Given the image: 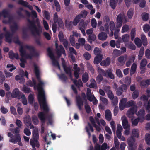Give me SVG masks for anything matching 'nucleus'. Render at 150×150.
<instances>
[{
  "instance_id": "nucleus-30",
  "label": "nucleus",
  "mask_w": 150,
  "mask_h": 150,
  "mask_svg": "<svg viewBox=\"0 0 150 150\" xmlns=\"http://www.w3.org/2000/svg\"><path fill=\"white\" fill-rule=\"evenodd\" d=\"M30 144L32 146L33 148H35V146L37 148H38L40 146V145L38 142H36L34 140H30Z\"/></svg>"
},
{
  "instance_id": "nucleus-57",
  "label": "nucleus",
  "mask_w": 150,
  "mask_h": 150,
  "mask_svg": "<svg viewBox=\"0 0 150 150\" xmlns=\"http://www.w3.org/2000/svg\"><path fill=\"white\" fill-rule=\"evenodd\" d=\"M20 98L22 99V103L23 104L26 105L27 104V99L24 94H23L21 96Z\"/></svg>"
},
{
  "instance_id": "nucleus-61",
  "label": "nucleus",
  "mask_w": 150,
  "mask_h": 150,
  "mask_svg": "<svg viewBox=\"0 0 150 150\" xmlns=\"http://www.w3.org/2000/svg\"><path fill=\"white\" fill-rule=\"evenodd\" d=\"M107 95L108 97L110 99H112L114 98L113 93L110 90L108 91Z\"/></svg>"
},
{
  "instance_id": "nucleus-21",
  "label": "nucleus",
  "mask_w": 150,
  "mask_h": 150,
  "mask_svg": "<svg viewBox=\"0 0 150 150\" xmlns=\"http://www.w3.org/2000/svg\"><path fill=\"white\" fill-rule=\"evenodd\" d=\"M111 59L107 57L105 60L102 61L100 63L101 66H109L110 64Z\"/></svg>"
},
{
  "instance_id": "nucleus-8",
  "label": "nucleus",
  "mask_w": 150,
  "mask_h": 150,
  "mask_svg": "<svg viewBox=\"0 0 150 150\" xmlns=\"http://www.w3.org/2000/svg\"><path fill=\"white\" fill-rule=\"evenodd\" d=\"M124 16L125 18V16H124L123 14L121 13L119 14L117 16L116 20L117 22L116 26L117 28H119L122 26Z\"/></svg>"
},
{
  "instance_id": "nucleus-35",
  "label": "nucleus",
  "mask_w": 150,
  "mask_h": 150,
  "mask_svg": "<svg viewBox=\"0 0 150 150\" xmlns=\"http://www.w3.org/2000/svg\"><path fill=\"white\" fill-rule=\"evenodd\" d=\"M96 39V36L94 34L89 35L88 38V41L90 43H91L92 41H95Z\"/></svg>"
},
{
  "instance_id": "nucleus-43",
  "label": "nucleus",
  "mask_w": 150,
  "mask_h": 150,
  "mask_svg": "<svg viewBox=\"0 0 150 150\" xmlns=\"http://www.w3.org/2000/svg\"><path fill=\"white\" fill-rule=\"evenodd\" d=\"M129 26L127 24H125L123 25L122 28L121 33H124L127 32L129 31Z\"/></svg>"
},
{
  "instance_id": "nucleus-34",
  "label": "nucleus",
  "mask_w": 150,
  "mask_h": 150,
  "mask_svg": "<svg viewBox=\"0 0 150 150\" xmlns=\"http://www.w3.org/2000/svg\"><path fill=\"white\" fill-rule=\"evenodd\" d=\"M134 43L138 47H140L142 45L141 40L138 37H136L134 40Z\"/></svg>"
},
{
  "instance_id": "nucleus-1",
  "label": "nucleus",
  "mask_w": 150,
  "mask_h": 150,
  "mask_svg": "<svg viewBox=\"0 0 150 150\" xmlns=\"http://www.w3.org/2000/svg\"><path fill=\"white\" fill-rule=\"evenodd\" d=\"M34 67V73L39 81V83L36 86V88H37L38 92V99L41 108H42L45 112L47 113L49 112V109L46 102L45 92L43 88L44 83L40 80V71L38 66Z\"/></svg>"
},
{
  "instance_id": "nucleus-29",
  "label": "nucleus",
  "mask_w": 150,
  "mask_h": 150,
  "mask_svg": "<svg viewBox=\"0 0 150 150\" xmlns=\"http://www.w3.org/2000/svg\"><path fill=\"white\" fill-rule=\"evenodd\" d=\"M135 56L133 55L131 57H129V60L127 61L126 64V66H130L131 63H133L135 59Z\"/></svg>"
},
{
  "instance_id": "nucleus-19",
  "label": "nucleus",
  "mask_w": 150,
  "mask_h": 150,
  "mask_svg": "<svg viewBox=\"0 0 150 150\" xmlns=\"http://www.w3.org/2000/svg\"><path fill=\"white\" fill-rule=\"evenodd\" d=\"M9 57L11 59H18V55L17 53H14L12 51H10L9 52Z\"/></svg>"
},
{
  "instance_id": "nucleus-47",
  "label": "nucleus",
  "mask_w": 150,
  "mask_h": 150,
  "mask_svg": "<svg viewBox=\"0 0 150 150\" xmlns=\"http://www.w3.org/2000/svg\"><path fill=\"white\" fill-rule=\"evenodd\" d=\"M140 118L139 117L138 118L135 119L134 120L132 118L131 119V121L132 122V125L134 126H137L140 120Z\"/></svg>"
},
{
  "instance_id": "nucleus-13",
  "label": "nucleus",
  "mask_w": 150,
  "mask_h": 150,
  "mask_svg": "<svg viewBox=\"0 0 150 150\" xmlns=\"http://www.w3.org/2000/svg\"><path fill=\"white\" fill-rule=\"evenodd\" d=\"M13 35V33H11L9 31H6L4 35L6 41L8 42H11Z\"/></svg>"
},
{
  "instance_id": "nucleus-62",
  "label": "nucleus",
  "mask_w": 150,
  "mask_h": 150,
  "mask_svg": "<svg viewBox=\"0 0 150 150\" xmlns=\"http://www.w3.org/2000/svg\"><path fill=\"white\" fill-rule=\"evenodd\" d=\"M44 16L47 20H49L50 19V14L46 11H44Z\"/></svg>"
},
{
  "instance_id": "nucleus-41",
  "label": "nucleus",
  "mask_w": 150,
  "mask_h": 150,
  "mask_svg": "<svg viewBox=\"0 0 150 150\" xmlns=\"http://www.w3.org/2000/svg\"><path fill=\"white\" fill-rule=\"evenodd\" d=\"M134 105H137L136 103L133 100L129 101L127 103L126 108H129L131 106H134Z\"/></svg>"
},
{
  "instance_id": "nucleus-49",
  "label": "nucleus",
  "mask_w": 150,
  "mask_h": 150,
  "mask_svg": "<svg viewBox=\"0 0 150 150\" xmlns=\"http://www.w3.org/2000/svg\"><path fill=\"white\" fill-rule=\"evenodd\" d=\"M18 4L22 5L25 7H28V5H29L28 2L23 0H19L18 1Z\"/></svg>"
},
{
  "instance_id": "nucleus-5",
  "label": "nucleus",
  "mask_w": 150,
  "mask_h": 150,
  "mask_svg": "<svg viewBox=\"0 0 150 150\" xmlns=\"http://www.w3.org/2000/svg\"><path fill=\"white\" fill-rule=\"evenodd\" d=\"M98 72L99 73L102 74L104 76H106L108 78H109L112 79H115L114 75L110 69H108L105 71L104 70L98 68Z\"/></svg>"
},
{
  "instance_id": "nucleus-54",
  "label": "nucleus",
  "mask_w": 150,
  "mask_h": 150,
  "mask_svg": "<svg viewBox=\"0 0 150 150\" xmlns=\"http://www.w3.org/2000/svg\"><path fill=\"white\" fill-rule=\"evenodd\" d=\"M85 108L86 112L87 114L90 113L92 110L90 106L88 104H86L85 105Z\"/></svg>"
},
{
  "instance_id": "nucleus-26",
  "label": "nucleus",
  "mask_w": 150,
  "mask_h": 150,
  "mask_svg": "<svg viewBox=\"0 0 150 150\" xmlns=\"http://www.w3.org/2000/svg\"><path fill=\"white\" fill-rule=\"evenodd\" d=\"M141 38L143 45L144 46H146L147 44V40L145 35L143 34L141 35Z\"/></svg>"
},
{
  "instance_id": "nucleus-40",
  "label": "nucleus",
  "mask_w": 150,
  "mask_h": 150,
  "mask_svg": "<svg viewBox=\"0 0 150 150\" xmlns=\"http://www.w3.org/2000/svg\"><path fill=\"white\" fill-rule=\"evenodd\" d=\"M130 38V36L129 34H125L122 36V39L123 42H128Z\"/></svg>"
},
{
  "instance_id": "nucleus-36",
  "label": "nucleus",
  "mask_w": 150,
  "mask_h": 150,
  "mask_svg": "<svg viewBox=\"0 0 150 150\" xmlns=\"http://www.w3.org/2000/svg\"><path fill=\"white\" fill-rule=\"evenodd\" d=\"M127 14L128 18L131 19L134 14V9L130 8L129 9L127 12Z\"/></svg>"
},
{
  "instance_id": "nucleus-12",
  "label": "nucleus",
  "mask_w": 150,
  "mask_h": 150,
  "mask_svg": "<svg viewBox=\"0 0 150 150\" xmlns=\"http://www.w3.org/2000/svg\"><path fill=\"white\" fill-rule=\"evenodd\" d=\"M20 94V92L19 89L18 88H15L13 90L11 94V97L13 98L18 97V98L19 99L21 97Z\"/></svg>"
},
{
  "instance_id": "nucleus-32",
  "label": "nucleus",
  "mask_w": 150,
  "mask_h": 150,
  "mask_svg": "<svg viewBox=\"0 0 150 150\" xmlns=\"http://www.w3.org/2000/svg\"><path fill=\"white\" fill-rule=\"evenodd\" d=\"M142 18V20L144 21H147L149 19V14L145 12L142 13L141 15Z\"/></svg>"
},
{
  "instance_id": "nucleus-33",
  "label": "nucleus",
  "mask_w": 150,
  "mask_h": 150,
  "mask_svg": "<svg viewBox=\"0 0 150 150\" xmlns=\"http://www.w3.org/2000/svg\"><path fill=\"white\" fill-rule=\"evenodd\" d=\"M145 115V112L144 109H140L138 112L137 116L138 117H142L143 118Z\"/></svg>"
},
{
  "instance_id": "nucleus-46",
  "label": "nucleus",
  "mask_w": 150,
  "mask_h": 150,
  "mask_svg": "<svg viewBox=\"0 0 150 150\" xmlns=\"http://www.w3.org/2000/svg\"><path fill=\"white\" fill-rule=\"evenodd\" d=\"M143 29L145 32L147 33L150 30V26L147 24H146L143 26Z\"/></svg>"
},
{
  "instance_id": "nucleus-15",
  "label": "nucleus",
  "mask_w": 150,
  "mask_h": 150,
  "mask_svg": "<svg viewBox=\"0 0 150 150\" xmlns=\"http://www.w3.org/2000/svg\"><path fill=\"white\" fill-rule=\"evenodd\" d=\"M135 139L133 137H131L128 139V144L131 149H133V146L135 142Z\"/></svg>"
},
{
  "instance_id": "nucleus-31",
  "label": "nucleus",
  "mask_w": 150,
  "mask_h": 150,
  "mask_svg": "<svg viewBox=\"0 0 150 150\" xmlns=\"http://www.w3.org/2000/svg\"><path fill=\"white\" fill-rule=\"evenodd\" d=\"M10 28L13 33L16 32L18 29V25L15 22L14 23V25L11 26Z\"/></svg>"
},
{
  "instance_id": "nucleus-23",
  "label": "nucleus",
  "mask_w": 150,
  "mask_h": 150,
  "mask_svg": "<svg viewBox=\"0 0 150 150\" xmlns=\"http://www.w3.org/2000/svg\"><path fill=\"white\" fill-rule=\"evenodd\" d=\"M73 83L74 85L78 88L82 87L83 86V83L80 79H79L78 80L76 79H74L73 81Z\"/></svg>"
},
{
  "instance_id": "nucleus-55",
  "label": "nucleus",
  "mask_w": 150,
  "mask_h": 150,
  "mask_svg": "<svg viewBox=\"0 0 150 150\" xmlns=\"http://www.w3.org/2000/svg\"><path fill=\"white\" fill-rule=\"evenodd\" d=\"M128 47L132 50H134L136 49V46L132 42L129 43L127 44Z\"/></svg>"
},
{
  "instance_id": "nucleus-51",
  "label": "nucleus",
  "mask_w": 150,
  "mask_h": 150,
  "mask_svg": "<svg viewBox=\"0 0 150 150\" xmlns=\"http://www.w3.org/2000/svg\"><path fill=\"white\" fill-rule=\"evenodd\" d=\"M2 16L5 18L8 17L10 15L9 12L5 9H4L2 11Z\"/></svg>"
},
{
  "instance_id": "nucleus-39",
  "label": "nucleus",
  "mask_w": 150,
  "mask_h": 150,
  "mask_svg": "<svg viewBox=\"0 0 150 150\" xmlns=\"http://www.w3.org/2000/svg\"><path fill=\"white\" fill-rule=\"evenodd\" d=\"M144 47H142L140 48L138 56V60H140L142 58L144 54Z\"/></svg>"
},
{
  "instance_id": "nucleus-9",
  "label": "nucleus",
  "mask_w": 150,
  "mask_h": 150,
  "mask_svg": "<svg viewBox=\"0 0 150 150\" xmlns=\"http://www.w3.org/2000/svg\"><path fill=\"white\" fill-rule=\"evenodd\" d=\"M76 103L79 109L80 110H81L83 105V101L80 96H78L76 97Z\"/></svg>"
},
{
  "instance_id": "nucleus-16",
  "label": "nucleus",
  "mask_w": 150,
  "mask_h": 150,
  "mask_svg": "<svg viewBox=\"0 0 150 150\" xmlns=\"http://www.w3.org/2000/svg\"><path fill=\"white\" fill-rule=\"evenodd\" d=\"M21 140V137L19 134H17L15 136V138H12L10 139L9 142H11L15 144L17 142H19Z\"/></svg>"
},
{
  "instance_id": "nucleus-18",
  "label": "nucleus",
  "mask_w": 150,
  "mask_h": 150,
  "mask_svg": "<svg viewBox=\"0 0 150 150\" xmlns=\"http://www.w3.org/2000/svg\"><path fill=\"white\" fill-rule=\"evenodd\" d=\"M88 126H86V132L88 134L89 137H90L91 136V134L89 131V129L91 130L92 132H94V130L93 128V127L89 122H88Z\"/></svg>"
},
{
  "instance_id": "nucleus-45",
  "label": "nucleus",
  "mask_w": 150,
  "mask_h": 150,
  "mask_svg": "<svg viewBox=\"0 0 150 150\" xmlns=\"http://www.w3.org/2000/svg\"><path fill=\"white\" fill-rule=\"evenodd\" d=\"M145 140L147 144L148 145H150V134H146Z\"/></svg>"
},
{
  "instance_id": "nucleus-27",
  "label": "nucleus",
  "mask_w": 150,
  "mask_h": 150,
  "mask_svg": "<svg viewBox=\"0 0 150 150\" xmlns=\"http://www.w3.org/2000/svg\"><path fill=\"white\" fill-rule=\"evenodd\" d=\"M63 67L65 73L69 75L70 76H72L71 70L69 67L70 66H69L68 67L67 66Z\"/></svg>"
},
{
  "instance_id": "nucleus-44",
  "label": "nucleus",
  "mask_w": 150,
  "mask_h": 150,
  "mask_svg": "<svg viewBox=\"0 0 150 150\" xmlns=\"http://www.w3.org/2000/svg\"><path fill=\"white\" fill-rule=\"evenodd\" d=\"M32 119L33 123L35 125H37L39 123V120L37 116L36 115H33Z\"/></svg>"
},
{
  "instance_id": "nucleus-2",
  "label": "nucleus",
  "mask_w": 150,
  "mask_h": 150,
  "mask_svg": "<svg viewBox=\"0 0 150 150\" xmlns=\"http://www.w3.org/2000/svg\"><path fill=\"white\" fill-rule=\"evenodd\" d=\"M24 47L30 51H32L33 52L30 54L26 53V51L24 49V48L21 47L19 50L20 55L21 57H24L27 59H31L33 56L37 57L38 56V53L35 51L34 48L33 47L25 45L24 46Z\"/></svg>"
},
{
  "instance_id": "nucleus-56",
  "label": "nucleus",
  "mask_w": 150,
  "mask_h": 150,
  "mask_svg": "<svg viewBox=\"0 0 150 150\" xmlns=\"http://www.w3.org/2000/svg\"><path fill=\"white\" fill-rule=\"evenodd\" d=\"M59 78L63 82H65L67 79V77L64 74H62L59 75Z\"/></svg>"
},
{
  "instance_id": "nucleus-6",
  "label": "nucleus",
  "mask_w": 150,
  "mask_h": 150,
  "mask_svg": "<svg viewBox=\"0 0 150 150\" xmlns=\"http://www.w3.org/2000/svg\"><path fill=\"white\" fill-rule=\"evenodd\" d=\"M48 55L52 60L53 64L54 66H59L58 62L55 59L54 54L51 49L50 47L47 49Z\"/></svg>"
},
{
  "instance_id": "nucleus-63",
  "label": "nucleus",
  "mask_w": 150,
  "mask_h": 150,
  "mask_svg": "<svg viewBox=\"0 0 150 150\" xmlns=\"http://www.w3.org/2000/svg\"><path fill=\"white\" fill-rule=\"evenodd\" d=\"M0 111L3 114H5L8 112V110L4 106H2L0 108Z\"/></svg>"
},
{
  "instance_id": "nucleus-25",
  "label": "nucleus",
  "mask_w": 150,
  "mask_h": 150,
  "mask_svg": "<svg viewBox=\"0 0 150 150\" xmlns=\"http://www.w3.org/2000/svg\"><path fill=\"white\" fill-rule=\"evenodd\" d=\"M83 18V16L81 14H79L76 16L73 21V25H76L80 21V19Z\"/></svg>"
},
{
  "instance_id": "nucleus-24",
  "label": "nucleus",
  "mask_w": 150,
  "mask_h": 150,
  "mask_svg": "<svg viewBox=\"0 0 150 150\" xmlns=\"http://www.w3.org/2000/svg\"><path fill=\"white\" fill-rule=\"evenodd\" d=\"M103 56H96L94 58L93 63L95 64H97L100 62L103 59Z\"/></svg>"
},
{
  "instance_id": "nucleus-53",
  "label": "nucleus",
  "mask_w": 150,
  "mask_h": 150,
  "mask_svg": "<svg viewBox=\"0 0 150 150\" xmlns=\"http://www.w3.org/2000/svg\"><path fill=\"white\" fill-rule=\"evenodd\" d=\"M79 27H82L84 29H86L87 26L86 23L84 22V21L82 20L79 23Z\"/></svg>"
},
{
  "instance_id": "nucleus-7",
  "label": "nucleus",
  "mask_w": 150,
  "mask_h": 150,
  "mask_svg": "<svg viewBox=\"0 0 150 150\" xmlns=\"http://www.w3.org/2000/svg\"><path fill=\"white\" fill-rule=\"evenodd\" d=\"M55 43L56 51L57 56L59 57H61L62 53L66 55L65 53V50L62 45H59V48L58 44L57 42L56 41L55 42Z\"/></svg>"
},
{
  "instance_id": "nucleus-20",
  "label": "nucleus",
  "mask_w": 150,
  "mask_h": 150,
  "mask_svg": "<svg viewBox=\"0 0 150 150\" xmlns=\"http://www.w3.org/2000/svg\"><path fill=\"white\" fill-rule=\"evenodd\" d=\"M33 138L36 142H38L39 139L38 131L37 130H34L32 132Z\"/></svg>"
},
{
  "instance_id": "nucleus-11",
  "label": "nucleus",
  "mask_w": 150,
  "mask_h": 150,
  "mask_svg": "<svg viewBox=\"0 0 150 150\" xmlns=\"http://www.w3.org/2000/svg\"><path fill=\"white\" fill-rule=\"evenodd\" d=\"M137 105H134L127 112V114L128 117L130 115H133L137 111Z\"/></svg>"
},
{
  "instance_id": "nucleus-3",
  "label": "nucleus",
  "mask_w": 150,
  "mask_h": 150,
  "mask_svg": "<svg viewBox=\"0 0 150 150\" xmlns=\"http://www.w3.org/2000/svg\"><path fill=\"white\" fill-rule=\"evenodd\" d=\"M27 21L29 23L28 25V28L32 34L34 36H35L36 35L38 36H40L42 32V28L40 29L37 27L35 20H31L28 19Z\"/></svg>"
},
{
  "instance_id": "nucleus-59",
  "label": "nucleus",
  "mask_w": 150,
  "mask_h": 150,
  "mask_svg": "<svg viewBox=\"0 0 150 150\" xmlns=\"http://www.w3.org/2000/svg\"><path fill=\"white\" fill-rule=\"evenodd\" d=\"M114 144L116 149H118L119 148V142L117 139L116 137L114 138Z\"/></svg>"
},
{
  "instance_id": "nucleus-10",
  "label": "nucleus",
  "mask_w": 150,
  "mask_h": 150,
  "mask_svg": "<svg viewBox=\"0 0 150 150\" xmlns=\"http://www.w3.org/2000/svg\"><path fill=\"white\" fill-rule=\"evenodd\" d=\"M122 120V124L124 129H127L129 127V125L128 124V122L127 117L125 116H122L121 117Z\"/></svg>"
},
{
  "instance_id": "nucleus-52",
  "label": "nucleus",
  "mask_w": 150,
  "mask_h": 150,
  "mask_svg": "<svg viewBox=\"0 0 150 150\" xmlns=\"http://www.w3.org/2000/svg\"><path fill=\"white\" fill-rule=\"evenodd\" d=\"M136 34V30L135 29H132L130 33V36L131 40L132 41H133L135 37Z\"/></svg>"
},
{
  "instance_id": "nucleus-60",
  "label": "nucleus",
  "mask_w": 150,
  "mask_h": 150,
  "mask_svg": "<svg viewBox=\"0 0 150 150\" xmlns=\"http://www.w3.org/2000/svg\"><path fill=\"white\" fill-rule=\"evenodd\" d=\"M124 82L127 85H129L131 83V78L127 76L125 79Z\"/></svg>"
},
{
  "instance_id": "nucleus-4",
  "label": "nucleus",
  "mask_w": 150,
  "mask_h": 150,
  "mask_svg": "<svg viewBox=\"0 0 150 150\" xmlns=\"http://www.w3.org/2000/svg\"><path fill=\"white\" fill-rule=\"evenodd\" d=\"M48 112H49L46 113L44 111V112H40L38 114V117L40 120L42 124L41 132L42 133H43L44 131V128L42 126L45 124L46 119L45 113L47 114L46 117L50 125H52L53 123V115L51 114H47Z\"/></svg>"
},
{
  "instance_id": "nucleus-17",
  "label": "nucleus",
  "mask_w": 150,
  "mask_h": 150,
  "mask_svg": "<svg viewBox=\"0 0 150 150\" xmlns=\"http://www.w3.org/2000/svg\"><path fill=\"white\" fill-rule=\"evenodd\" d=\"M107 33L101 32L99 33L98 36V39L101 40H105L107 38Z\"/></svg>"
},
{
  "instance_id": "nucleus-14",
  "label": "nucleus",
  "mask_w": 150,
  "mask_h": 150,
  "mask_svg": "<svg viewBox=\"0 0 150 150\" xmlns=\"http://www.w3.org/2000/svg\"><path fill=\"white\" fill-rule=\"evenodd\" d=\"M127 57L128 56L127 54L122 55L118 58L117 60L121 64H125L126 61L127 59Z\"/></svg>"
},
{
  "instance_id": "nucleus-50",
  "label": "nucleus",
  "mask_w": 150,
  "mask_h": 150,
  "mask_svg": "<svg viewBox=\"0 0 150 150\" xmlns=\"http://www.w3.org/2000/svg\"><path fill=\"white\" fill-rule=\"evenodd\" d=\"M117 3L115 0H110V4L111 8L114 9L115 8Z\"/></svg>"
},
{
  "instance_id": "nucleus-48",
  "label": "nucleus",
  "mask_w": 150,
  "mask_h": 150,
  "mask_svg": "<svg viewBox=\"0 0 150 150\" xmlns=\"http://www.w3.org/2000/svg\"><path fill=\"white\" fill-rule=\"evenodd\" d=\"M103 79V77L102 75L100 74L97 76L96 78V80L97 83L98 84L100 83L102 81Z\"/></svg>"
},
{
  "instance_id": "nucleus-38",
  "label": "nucleus",
  "mask_w": 150,
  "mask_h": 150,
  "mask_svg": "<svg viewBox=\"0 0 150 150\" xmlns=\"http://www.w3.org/2000/svg\"><path fill=\"white\" fill-rule=\"evenodd\" d=\"M132 134L133 137L138 138L139 136V130L137 129H134L132 131Z\"/></svg>"
},
{
  "instance_id": "nucleus-37",
  "label": "nucleus",
  "mask_w": 150,
  "mask_h": 150,
  "mask_svg": "<svg viewBox=\"0 0 150 150\" xmlns=\"http://www.w3.org/2000/svg\"><path fill=\"white\" fill-rule=\"evenodd\" d=\"M82 79L84 83L87 82L89 79V76L87 73H84L82 75Z\"/></svg>"
},
{
  "instance_id": "nucleus-28",
  "label": "nucleus",
  "mask_w": 150,
  "mask_h": 150,
  "mask_svg": "<svg viewBox=\"0 0 150 150\" xmlns=\"http://www.w3.org/2000/svg\"><path fill=\"white\" fill-rule=\"evenodd\" d=\"M86 96L88 100L90 102L92 101V99L91 98L93 97V95H92L91 90L89 88L87 89Z\"/></svg>"
},
{
  "instance_id": "nucleus-58",
  "label": "nucleus",
  "mask_w": 150,
  "mask_h": 150,
  "mask_svg": "<svg viewBox=\"0 0 150 150\" xmlns=\"http://www.w3.org/2000/svg\"><path fill=\"white\" fill-rule=\"evenodd\" d=\"M111 100H112V105L113 106H115L117 104L118 99L117 97L114 98L113 99Z\"/></svg>"
},
{
  "instance_id": "nucleus-22",
  "label": "nucleus",
  "mask_w": 150,
  "mask_h": 150,
  "mask_svg": "<svg viewBox=\"0 0 150 150\" xmlns=\"http://www.w3.org/2000/svg\"><path fill=\"white\" fill-rule=\"evenodd\" d=\"M105 117L106 119L108 121H110L111 119V114L110 110L107 109L105 112Z\"/></svg>"
},
{
  "instance_id": "nucleus-64",
  "label": "nucleus",
  "mask_w": 150,
  "mask_h": 150,
  "mask_svg": "<svg viewBox=\"0 0 150 150\" xmlns=\"http://www.w3.org/2000/svg\"><path fill=\"white\" fill-rule=\"evenodd\" d=\"M34 100V97L33 95L30 94L28 97V102L30 104L33 103Z\"/></svg>"
},
{
  "instance_id": "nucleus-42",
  "label": "nucleus",
  "mask_w": 150,
  "mask_h": 150,
  "mask_svg": "<svg viewBox=\"0 0 150 150\" xmlns=\"http://www.w3.org/2000/svg\"><path fill=\"white\" fill-rule=\"evenodd\" d=\"M94 53L96 56H103L101 54V51L100 50L99 48L97 47H96L94 50Z\"/></svg>"
}]
</instances>
